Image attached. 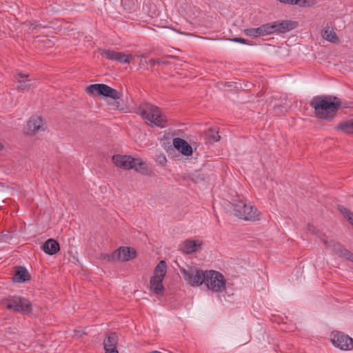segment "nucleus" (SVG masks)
<instances>
[{
	"mask_svg": "<svg viewBox=\"0 0 353 353\" xmlns=\"http://www.w3.org/2000/svg\"><path fill=\"white\" fill-rule=\"evenodd\" d=\"M341 105V99L330 95H319L314 97L310 105L314 110L316 116L324 120H332L336 115Z\"/></svg>",
	"mask_w": 353,
	"mask_h": 353,
	"instance_id": "f257e3e1",
	"label": "nucleus"
},
{
	"mask_svg": "<svg viewBox=\"0 0 353 353\" xmlns=\"http://www.w3.org/2000/svg\"><path fill=\"white\" fill-rule=\"evenodd\" d=\"M137 112L152 126L165 128L167 121L166 117L161 112L160 108L150 103L140 104Z\"/></svg>",
	"mask_w": 353,
	"mask_h": 353,
	"instance_id": "f03ea898",
	"label": "nucleus"
},
{
	"mask_svg": "<svg viewBox=\"0 0 353 353\" xmlns=\"http://www.w3.org/2000/svg\"><path fill=\"white\" fill-rule=\"evenodd\" d=\"M167 265L164 261H160L157 265L154 275L150 280V290L156 295H162L164 292L163 281L166 274Z\"/></svg>",
	"mask_w": 353,
	"mask_h": 353,
	"instance_id": "7ed1b4c3",
	"label": "nucleus"
},
{
	"mask_svg": "<svg viewBox=\"0 0 353 353\" xmlns=\"http://www.w3.org/2000/svg\"><path fill=\"white\" fill-rule=\"evenodd\" d=\"M204 283L209 290L215 292H222L225 290L226 281L223 275L217 271H205Z\"/></svg>",
	"mask_w": 353,
	"mask_h": 353,
	"instance_id": "20e7f679",
	"label": "nucleus"
},
{
	"mask_svg": "<svg viewBox=\"0 0 353 353\" xmlns=\"http://www.w3.org/2000/svg\"><path fill=\"white\" fill-rule=\"evenodd\" d=\"M236 216L246 221H256L260 219L257 209L251 205H247L242 201L233 203Z\"/></svg>",
	"mask_w": 353,
	"mask_h": 353,
	"instance_id": "39448f33",
	"label": "nucleus"
},
{
	"mask_svg": "<svg viewBox=\"0 0 353 353\" xmlns=\"http://www.w3.org/2000/svg\"><path fill=\"white\" fill-rule=\"evenodd\" d=\"M3 304L8 310L22 314H28L32 310L31 303L28 299L19 296L8 297L3 301Z\"/></svg>",
	"mask_w": 353,
	"mask_h": 353,
	"instance_id": "423d86ee",
	"label": "nucleus"
},
{
	"mask_svg": "<svg viewBox=\"0 0 353 353\" xmlns=\"http://www.w3.org/2000/svg\"><path fill=\"white\" fill-rule=\"evenodd\" d=\"M86 92L90 95H99L110 97L112 99H119L121 97V92L103 83H95L86 88Z\"/></svg>",
	"mask_w": 353,
	"mask_h": 353,
	"instance_id": "0eeeda50",
	"label": "nucleus"
},
{
	"mask_svg": "<svg viewBox=\"0 0 353 353\" xmlns=\"http://www.w3.org/2000/svg\"><path fill=\"white\" fill-rule=\"evenodd\" d=\"M180 272L183 279L192 286H199L204 283L205 278V271L197 269L185 270L181 268Z\"/></svg>",
	"mask_w": 353,
	"mask_h": 353,
	"instance_id": "6e6552de",
	"label": "nucleus"
},
{
	"mask_svg": "<svg viewBox=\"0 0 353 353\" xmlns=\"http://www.w3.org/2000/svg\"><path fill=\"white\" fill-rule=\"evenodd\" d=\"M332 344L342 350H350L353 348V340L343 332L335 331L331 334Z\"/></svg>",
	"mask_w": 353,
	"mask_h": 353,
	"instance_id": "1a4fd4ad",
	"label": "nucleus"
},
{
	"mask_svg": "<svg viewBox=\"0 0 353 353\" xmlns=\"http://www.w3.org/2000/svg\"><path fill=\"white\" fill-rule=\"evenodd\" d=\"M137 252L134 248L120 247L109 257L111 261H128L136 257Z\"/></svg>",
	"mask_w": 353,
	"mask_h": 353,
	"instance_id": "9d476101",
	"label": "nucleus"
},
{
	"mask_svg": "<svg viewBox=\"0 0 353 353\" xmlns=\"http://www.w3.org/2000/svg\"><path fill=\"white\" fill-rule=\"evenodd\" d=\"M270 28V34L279 32L281 33L292 30L298 26L296 21L290 20L276 21L273 23H268Z\"/></svg>",
	"mask_w": 353,
	"mask_h": 353,
	"instance_id": "9b49d317",
	"label": "nucleus"
},
{
	"mask_svg": "<svg viewBox=\"0 0 353 353\" xmlns=\"http://www.w3.org/2000/svg\"><path fill=\"white\" fill-rule=\"evenodd\" d=\"M101 55L108 59L117 61L121 63H127L134 59V56L123 52H119L112 50H104L101 52Z\"/></svg>",
	"mask_w": 353,
	"mask_h": 353,
	"instance_id": "f8f14e48",
	"label": "nucleus"
},
{
	"mask_svg": "<svg viewBox=\"0 0 353 353\" xmlns=\"http://www.w3.org/2000/svg\"><path fill=\"white\" fill-rule=\"evenodd\" d=\"M321 241L323 242L327 248L332 249L334 252L338 253L340 256H344L349 261H353V254L341 245L334 243V241H328L327 238L323 236L321 238Z\"/></svg>",
	"mask_w": 353,
	"mask_h": 353,
	"instance_id": "ddd939ff",
	"label": "nucleus"
},
{
	"mask_svg": "<svg viewBox=\"0 0 353 353\" xmlns=\"http://www.w3.org/2000/svg\"><path fill=\"white\" fill-rule=\"evenodd\" d=\"M269 23L263 24L258 28H247L243 30L244 34L252 38L267 36L270 34Z\"/></svg>",
	"mask_w": 353,
	"mask_h": 353,
	"instance_id": "4468645a",
	"label": "nucleus"
},
{
	"mask_svg": "<svg viewBox=\"0 0 353 353\" xmlns=\"http://www.w3.org/2000/svg\"><path fill=\"white\" fill-rule=\"evenodd\" d=\"M44 122L40 117H32L27 123L26 132L28 134H34L41 130H43Z\"/></svg>",
	"mask_w": 353,
	"mask_h": 353,
	"instance_id": "2eb2a0df",
	"label": "nucleus"
},
{
	"mask_svg": "<svg viewBox=\"0 0 353 353\" xmlns=\"http://www.w3.org/2000/svg\"><path fill=\"white\" fill-rule=\"evenodd\" d=\"M118 336L116 333H111L103 341L105 353H119L117 350Z\"/></svg>",
	"mask_w": 353,
	"mask_h": 353,
	"instance_id": "dca6fc26",
	"label": "nucleus"
},
{
	"mask_svg": "<svg viewBox=\"0 0 353 353\" xmlns=\"http://www.w3.org/2000/svg\"><path fill=\"white\" fill-rule=\"evenodd\" d=\"M174 147L185 156H190L192 154V149L190 145L184 139L174 138L173 139Z\"/></svg>",
	"mask_w": 353,
	"mask_h": 353,
	"instance_id": "f3484780",
	"label": "nucleus"
},
{
	"mask_svg": "<svg viewBox=\"0 0 353 353\" xmlns=\"http://www.w3.org/2000/svg\"><path fill=\"white\" fill-rule=\"evenodd\" d=\"M202 243L188 239L182 242L179 245V250L184 254H190L196 251L197 247H201Z\"/></svg>",
	"mask_w": 353,
	"mask_h": 353,
	"instance_id": "a211bd4d",
	"label": "nucleus"
},
{
	"mask_svg": "<svg viewBox=\"0 0 353 353\" xmlns=\"http://www.w3.org/2000/svg\"><path fill=\"white\" fill-rule=\"evenodd\" d=\"M112 161L117 167L128 170L132 169V157L130 156L114 155Z\"/></svg>",
	"mask_w": 353,
	"mask_h": 353,
	"instance_id": "6ab92c4d",
	"label": "nucleus"
},
{
	"mask_svg": "<svg viewBox=\"0 0 353 353\" xmlns=\"http://www.w3.org/2000/svg\"><path fill=\"white\" fill-rule=\"evenodd\" d=\"M42 249L46 254L53 255L59 251L60 245L56 240L49 239L44 242Z\"/></svg>",
	"mask_w": 353,
	"mask_h": 353,
	"instance_id": "aec40b11",
	"label": "nucleus"
},
{
	"mask_svg": "<svg viewBox=\"0 0 353 353\" xmlns=\"http://www.w3.org/2000/svg\"><path fill=\"white\" fill-rule=\"evenodd\" d=\"M15 81L17 83V88L20 90H25L30 86V79L28 75L19 72L15 77Z\"/></svg>",
	"mask_w": 353,
	"mask_h": 353,
	"instance_id": "412c9836",
	"label": "nucleus"
},
{
	"mask_svg": "<svg viewBox=\"0 0 353 353\" xmlns=\"http://www.w3.org/2000/svg\"><path fill=\"white\" fill-rule=\"evenodd\" d=\"M30 279L28 270L21 266L17 268V270L14 276V279L17 283H22L28 281Z\"/></svg>",
	"mask_w": 353,
	"mask_h": 353,
	"instance_id": "4be33fe9",
	"label": "nucleus"
},
{
	"mask_svg": "<svg viewBox=\"0 0 353 353\" xmlns=\"http://www.w3.org/2000/svg\"><path fill=\"white\" fill-rule=\"evenodd\" d=\"M322 37L325 40L332 42L336 43L339 41V38L334 32V30L329 27L326 28L322 32Z\"/></svg>",
	"mask_w": 353,
	"mask_h": 353,
	"instance_id": "5701e85b",
	"label": "nucleus"
},
{
	"mask_svg": "<svg viewBox=\"0 0 353 353\" xmlns=\"http://www.w3.org/2000/svg\"><path fill=\"white\" fill-rule=\"evenodd\" d=\"M336 128L346 134H353V119L341 123Z\"/></svg>",
	"mask_w": 353,
	"mask_h": 353,
	"instance_id": "b1692460",
	"label": "nucleus"
},
{
	"mask_svg": "<svg viewBox=\"0 0 353 353\" xmlns=\"http://www.w3.org/2000/svg\"><path fill=\"white\" fill-rule=\"evenodd\" d=\"M132 169H134L139 172H143L147 170V165L145 163L140 159L132 158Z\"/></svg>",
	"mask_w": 353,
	"mask_h": 353,
	"instance_id": "393cba45",
	"label": "nucleus"
},
{
	"mask_svg": "<svg viewBox=\"0 0 353 353\" xmlns=\"http://www.w3.org/2000/svg\"><path fill=\"white\" fill-rule=\"evenodd\" d=\"M316 4V0H294L293 3V5H297L302 8L312 7Z\"/></svg>",
	"mask_w": 353,
	"mask_h": 353,
	"instance_id": "a878e982",
	"label": "nucleus"
},
{
	"mask_svg": "<svg viewBox=\"0 0 353 353\" xmlns=\"http://www.w3.org/2000/svg\"><path fill=\"white\" fill-rule=\"evenodd\" d=\"M208 136L209 139L212 142H217L220 140V136L219 135V132L216 130L210 129L208 132Z\"/></svg>",
	"mask_w": 353,
	"mask_h": 353,
	"instance_id": "bb28decb",
	"label": "nucleus"
},
{
	"mask_svg": "<svg viewBox=\"0 0 353 353\" xmlns=\"http://www.w3.org/2000/svg\"><path fill=\"white\" fill-rule=\"evenodd\" d=\"M46 28V26H42L37 22H30V29L37 30L40 31L42 28Z\"/></svg>",
	"mask_w": 353,
	"mask_h": 353,
	"instance_id": "cd10ccee",
	"label": "nucleus"
},
{
	"mask_svg": "<svg viewBox=\"0 0 353 353\" xmlns=\"http://www.w3.org/2000/svg\"><path fill=\"white\" fill-rule=\"evenodd\" d=\"M148 63L150 64H152V65H160V64H166L168 62L159 59H150L148 61Z\"/></svg>",
	"mask_w": 353,
	"mask_h": 353,
	"instance_id": "c85d7f7f",
	"label": "nucleus"
},
{
	"mask_svg": "<svg viewBox=\"0 0 353 353\" xmlns=\"http://www.w3.org/2000/svg\"><path fill=\"white\" fill-rule=\"evenodd\" d=\"M230 41H231L232 42L240 43L242 44H247L246 40L243 38H238V37L233 38V39H230Z\"/></svg>",
	"mask_w": 353,
	"mask_h": 353,
	"instance_id": "c756f323",
	"label": "nucleus"
},
{
	"mask_svg": "<svg viewBox=\"0 0 353 353\" xmlns=\"http://www.w3.org/2000/svg\"><path fill=\"white\" fill-rule=\"evenodd\" d=\"M159 163H160L161 164H162V165L165 164V163H166V161H167V160H166V159H165V156H160V157H159Z\"/></svg>",
	"mask_w": 353,
	"mask_h": 353,
	"instance_id": "7c9ffc66",
	"label": "nucleus"
},
{
	"mask_svg": "<svg viewBox=\"0 0 353 353\" xmlns=\"http://www.w3.org/2000/svg\"><path fill=\"white\" fill-rule=\"evenodd\" d=\"M278 1H280L281 3H289V4H292V5H293V3H294V0H278Z\"/></svg>",
	"mask_w": 353,
	"mask_h": 353,
	"instance_id": "2f4dec72",
	"label": "nucleus"
},
{
	"mask_svg": "<svg viewBox=\"0 0 353 353\" xmlns=\"http://www.w3.org/2000/svg\"><path fill=\"white\" fill-rule=\"evenodd\" d=\"M3 148V146L2 145V143L0 142V150H2Z\"/></svg>",
	"mask_w": 353,
	"mask_h": 353,
	"instance_id": "473e14b6",
	"label": "nucleus"
}]
</instances>
